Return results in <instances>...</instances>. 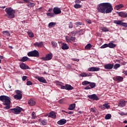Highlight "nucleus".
I'll return each mask as SVG.
<instances>
[{
	"label": "nucleus",
	"instance_id": "69168bd1",
	"mask_svg": "<svg viewBox=\"0 0 127 127\" xmlns=\"http://www.w3.org/2000/svg\"><path fill=\"white\" fill-rule=\"evenodd\" d=\"M0 59H3V56H1L0 55Z\"/></svg>",
	"mask_w": 127,
	"mask_h": 127
},
{
	"label": "nucleus",
	"instance_id": "bf43d9fd",
	"mask_svg": "<svg viewBox=\"0 0 127 127\" xmlns=\"http://www.w3.org/2000/svg\"><path fill=\"white\" fill-rule=\"evenodd\" d=\"M73 61H76V62H79V59H73Z\"/></svg>",
	"mask_w": 127,
	"mask_h": 127
},
{
	"label": "nucleus",
	"instance_id": "5fc2aeb1",
	"mask_svg": "<svg viewBox=\"0 0 127 127\" xmlns=\"http://www.w3.org/2000/svg\"><path fill=\"white\" fill-rule=\"evenodd\" d=\"M99 108H100V109H102V110H105V106H104V105H103V106H101L99 107Z\"/></svg>",
	"mask_w": 127,
	"mask_h": 127
},
{
	"label": "nucleus",
	"instance_id": "7c9ffc66",
	"mask_svg": "<svg viewBox=\"0 0 127 127\" xmlns=\"http://www.w3.org/2000/svg\"><path fill=\"white\" fill-rule=\"evenodd\" d=\"M89 86L91 87V89H93L96 87V83L95 82H90Z\"/></svg>",
	"mask_w": 127,
	"mask_h": 127
},
{
	"label": "nucleus",
	"instance_id": "9b49d317",
	"mask_svg": "<svg viewBox=\"0 0 127 127\" xmlns=\"http://www.w3.org/2000/svg\"><path fill=\"white\" fill-rule=\"evenodd\" d=\"M88 71L89 72H97L100 71V68L97 67H91L88 68Z\"/></svg>",
	"mask_w": 127,
	"mask_h": 127
},
{
	"label": "nucleus",
	"instance_id": "1a4fd4ad",
	"mask_svg": "<svg viewBox=\"0 0 127 127\" xmlns=\"http://www.w3.org/2000/svg\"><path fill=\"white\" fill-rule=\"evenodd\" d=\"M65 40L66 42H68V43H69L70 42H75V40H76V38L75 37L72 36H66L65 37Z\"/></svg>",
	"mask_w": 127,
	"mask_h": 127
},
{
	"label": "nucleus",
	"instance_id": "b1692460",
	"mask_svg": "<svg viewBox=\"0 0 127 127\" xmlns=\"http://www.w3.org/2000/svg\"><path fill=\"white\" fill-rule=\"evenodd\" d=\"M56 24H57L56 22H50L48 24V27L49 28H52V27H54V26H55Z\"/></svg>",
	"mask_w": 127,
	"mask_h": 127
},
{
	"label": "nucleus",
	"instance_id": "603ef678",
	"mask_svg": "<svg viewBox=\"0 0 127 127\" xmlns=\"http://www.w3.org/2000/svg\"><path fill=\"white\" fill-rule=\"evenodd\" d=\"M76 25H77V26L78 25H82V22H77L76 23H75Z\"/></svg>",
	"mask_w": 127,
	"mask_h": 127
},
{
	"label": "nucleus",
	"instance_id": "13d9d810",
	"mask_svg": "<svg viewBox=\"0 0 127 127\" xmlns=\"http://www.w3.org/2000/svg\"><path fill=\"white\" fill-rule=\"evenodd\" d=\"M65 113L69 114V115H72V114H73V112H72V111H69V112H65Z\"/></svg>",
	"mask_w": 127,
	"mask_h": 127
},
{
	"label": "nucleus",
	"instance_id": "a211bd4d",
	"mask_svg": "<svg viewBox=\"0 0 127 127\" xmlns=\"http://www.w3.org/2000/svg\"><path fill=\"white\" fill-rule=\"evenodd\" d=\"M48 118H52V119H56V114L55 113V112H54V111H51L49 113Z\"/></svg>",
	"mask_w": 127,
	"mask_h": 127
},
{
	"label": "nucleus",
	"instance_id": "0e129e2a",
	"mask_svg": "<svg viewBox=\"0 0 127 127\" xmlns=\"http://www.w3.org/2000/svg\"><path fill=\"white\" fill-rule=\"evenodd\" d=\"M75 2H77V3H80L81 2V1H79V0H76Z\"/></svg>",
	"mask_w": 127,
	"mask_h": 127
},
{
	"label": "nucleus",
	"instance_id": "a18cd8bd",
	"mask_svg": "<svg viewBox=\"0 0 127 127\" xmlns=\"http://www.w3.org/2000/svg\"><path fill=\"white\" fill-rule=\"evenodd\" d=\"M34 115H35V113L33 112L32 113V119H33V120L36 119V116Z\"/></svg>",
	"mask_w": 127,
	"mask_h": 127
},
{
	"label": "nucleus",
	"instance_id": "6e6d98bb",
	"mask_svg": "<svg viewBox=\"0 0 127 127\" xmlns=\"http://www.w3.org/2000/svg\"><path fill=\"white\" fill-rule=\"evenodd\" d=\"M85 90H90L91 89V87H89V86H87L84 88Z\"/></svg>",
	"mask_w": 127,
	"mask_h": 127
},
{
	"label": "nucleus",
	"instance_id": "c03bdc74",
	"mask_svg": "<svg viewBox=\"0 0 127 127\" xmlns=\"http://www.w3.org/2000/svg\"><path fill=\"white\" fill-rule=\"evenodd\" d=\"M47 16H51V17H53V16H54V14L52 13H47Z\"/></svg>",
	"mask_w": 127,
	"mask_h": 127
},
{
	"label": "nucleus",
	"instance_id": "cd10ccee",
	"mask_svg": "<svg viewBox=\"0 0 127 127\" xmlns=\"http://www.w3.org/2000/svg\"><path fill=\"white\" fill-rule=\"evenodd\" d=\"M116 46H117V45L114 44L113 43H109L108 44V47H109V48H115V47H116Z\"/></svg>",
	"mask_w": 127,
	"mask_h": 127
},
{
	"label": "nucleus",
	"instance_id": "a19ab883",
	"mask_svg": "<svg viewBox=\"0 0 127 127\" xmlns=\"http://www.w3.org/2000/svg\"><path fill=\"white\" fill-rule=\"evenodd\" d=\"M41 124L42 125H43V126H45L46 125H47V121H46V120H44L42 121L41 122Z\"/></svg>",
	"mask_w": 127,
	"mask_h": 127
},
{
	"label": "nucleus",
	"instance_id": "473e14b6",
	"mask_svg": "<svg viewBox=\"0 0 127 127\" xmlns=\"http://www.w3.org/2000/svg\"><path fill=\"white\" fill-rule=\"evenodd\" d=\"M90 82L85 80L82 82V85H83V86H87V85H90Z\"/></svg>",
	"mask_w": 127,
	"mask_h": 127
},
{
	"label": "nucleus",
	"instance_id": "9d476101",
	"mask_svg": "<svg viewBox=\"0 0 127 127\" xmlns=\"http://www.w3.org/2000/svg\"><path fill=\"white\" fill-rule=\"evenodd\" d=\"M89 99H91V100H93L94 101H99L100 99L98 96L96 94H92L88 96Z\"/></svg>",
	"mask_w": 127,
	"mask_h": 127
},
{
	"label": "nucleus",
	"instance_id": "4468645a",
	"mask_svg": "<svg viewBox=\"0 0 127 127\" xmlns=\"http://www.w3.org/2000/svg\"><path fill=\"white\" fill-rule=\"evenodd\" d=\"M20 67L21 69H23V70L30 69L29 66H28V65H27L26 64H25L24 63H22V64H20Z\"/></svg>",
	"mask_w": 127,
	"mask_h": 127
},
{
	"label": "nucleus",
	"instance_id": "338daca9",
	"mask_svg": "<svg viewBox=\"0 0 127 127\" xmlns=\"http://www.w3.org/2000/svg\"><path fill=\"white\" fill-rule=\"evenodd\" d=\"M60 104H62V100L59 101Z\"/></svg>",
	"mask_w": 127,
	"mask_h": 127
},
{
	"label": "nucleus",
	"instance_id": "864d4df0",
	"mask_svg": "<svg viewBox=\"0 0 127 127\" xmlns=\"http://www.w3.org/2000/svg\"><path fill=\"white\" fill-rule=\"evenodd\" d=\"M26 78H27V76H23L22 77V79L23 81H25V80H26Z\"/></svg>",
	"mask_w": 127,
	"mask_h": 127
},
{
	"label": "nucleus",
	"instance_id": "e433bc0d",
	"mask_svg": "<svg viewBox=\"0 0 127 127\" xmlns=\"http://www.w3.org/2000/svg\"><path fill=\"white\" fill-rule=\"evenodd\" d=\"M51 43H52V45H53V47L54 48H56V47L57 46V43H56V42L52 41Z\"/></svg>",
	"mask_w": 127,
	"mask_h": 127
},
{
	"label": "nucleus",
	"instance_id": "a878e982",
	"mask_svg": "<svg viewBox=\"0 0 127 127\" xmlns=\"http://www.w3.org/2000/svg\"><path fill=\"white\" fill-rule=\"evenodd\" d=\"M29 58L27 57H23L22 58V59L20 60L21 62H26L27 60H28Z\"/></svg>",
	"mask_w": 127,
	"mask_h": 127
},
{
	"label": "nucleus",
	"instance_id": "dca6fc26",
	"mask_svg": "<svg viewBox=\"0 0 127 127\" xmlns=\"http://www.w3.org/2000/svg\"><path fill=\"white\" fill-rule=\"evenodd\" d=\"M126 104H127V101L125 100H121L119 102L118 106L121 108H123V107H125V106H126Z\"/></svg>",
	"mask_w": 127,
	"mask_h": 127
},
{
	"label": "nucleus",
	"instance_id": "3c124183",
	"mask_svg": "<svg viewBox=\"0 0 127 127\" xmlns=\"http://www.w3.org/2000/svg\"><path fill=\"white\" fill-rule=\"evenodd\" d=\"M69 24L70 25L68 26L69 28H73V23L71 22H69Z\"/></svg>",
	"mask_w": 127,
	"mask_h": 127
},
{
	"label": "nucleus",
	"instance_id": "2eb2a0df",
	"mask_svg": "<svg viewBox=\"0 0 127 127\" xmlns=\"http://www.w3.org/2000/svg\"><path fill=\"white\" fill-rule=\"evenodd\" d=\"M117 13H118L119 16L121 17H127V13L124 12H117Z\"/></svg>",
	"mask_w": 127,
	"mask_h": 127
},
{
	"label": "nucleus",
	"instance_id": "6e6552de",
	"mask_svg": "<svg viewBox=\"0 0 127 127\" xmlns=\"http://www.w3.org/2000/svg\"><path fill=\"white\" fill-rule=\"evenodd\" d=\"M52 54H48L46 55L45 57H42L41 58V60H43V61H48L49 60H51L52 59Z\"/></svg>",
	"mask_w": 127,
	"mask_h": 127
},
{
	"label": "nucleus",
	"instance_id": "423d86ee",
	"mask_svg": "<svg viewBox=\"0 0 127 127\" xmlns=\"http://www.w3.org/2000/svg\"><path fill=\"white\" fill-rule=\"evenodd\" d=\"M10 111L14 114L15 115H18L22 111V108L20 107H17L16 108H13L10 109Z\"/></svg>",
	"mask_w": 127,
	"mask_h": 127
},
{
	"label": "nucleus",
	"instance_id": "aec40b11",
	"mask_svg": "<svg viewBox=\"0 0 127 127\" xmlns=\"http://www.w3.org/2000/svg\"><path fill=\"white\" fill-rule=\"evenodd\" d=\"M36 78L41 83H46V79L43 77H38Z\"/></svg>",
	"mask_w": 127,
	"mask_h": 127
},
{
	"label": "nucleus",
	"instance_id": "39448f33",
	"mask_svg": "<svg viewBox=\"0 0 127 127\" xmlns=\"http://www.w3.org/2000/svg\"><path fill=\"white\" fill-rule=\"evenodd\" d=\"M27 55L29 57H39V52L37 50H34L28 52Z\"/></svg>",
	"mask_w": 127,
	"mask_h": 127
},
{
	"label": "nucleus",
	"instance_id": "f257e3e1",
	"mask_svg": "<svg viewBox=\"0 0 127 127\" xmlns=\"http://www.w3.org/2000/svg\"><path fill=\"white\" fill-rule=\"evenodd\" d=\"M97 10L101 13H111L113 11V6L110 3H102L97 7Z\"/></svg>",
	"mask_w": 127,
	"mask_h": 127
},
{
	"label": "nucleus",
	"instance_id": "f704fd0d",
	"mask_svg": "<svg viewBox=\"0 0 127 127\" xmlns=\"http://www.w3.org/2000/svg\"><path fill=\"white\" fill-rule=\"evenodd\" d=\"M114 69H115V70H117V69H118V68H120V67H121V64H116L114 66H113Z\"/></svg>",
	"mask_w": 127,
	"mask_h": 127
},
{
	"label": "nucleus",
	"instance_id": "4be33fe9",
	"mask_svg": "<svg viewBox=\"0 0 127 127\" xmlns=\"http://www.w3.org/2000/svg\"><path fill=\"white\" fill-rule=\"evenodd\" d=\"M75 107H76V104L73 103L69 105V108H68V110H69V111H73V110H74V109H75Z\"/></svg>",
	"mask_w": 127,
	"mask_h": 127
},
{
	"label": "nucleus",
	"instance_id": "f8f14e48",
	"mask_svg": "<svg viewBox=\"0 0 127 127\" xmlns=\"http://www.w3.org/2000/svg\"><path fill=\"white\" fill-rule=\"evenodd\" d=\"M53 12L55 14H60V13H61V9L58 7H54L53 9Z\"/></svg>",
	"mask_w": 127,
	"mask_h": 127
},
{
	"label": "nucleus",
	"instance_id": "e2e57ef3",
	"mask_svg": "<svg viewBox=\"0 0 127 127\" xmlns=\"http://www.w3.org/2000/svg\"><path fill=\"white\" fill-rule=\"evenodd\" d=\"M25 2H27L28 3L29 2V0H23Z\"/></svg>",
	"mask_w": 127,
	"mask_h": 127
},
{
	"label": "nucleus",
	"instance_id": "ea45409f",
	"mask_svg": "<svg viewBox=\"0 0 127 127\" xmlns=\"http://www.w3.org/2000/svg\"><path fill=\"white\" fill-rule=\"evenodd\" d=\"M107 47H109V44H105L104 45H102L100 48H102V49H104V48H107Z\"/></svg>",
	"mask_w": 127,
	"mask_h": 127
},
{
	"label": "nucleus",
	"instance_id": "680f3d73",
	"mask_svg": "<svg viewBox=\"0 0 127 127\" xmlns=\"http://www.w3.org/2000/svg\"><path fill=\"white\" fill-rule=\"evenodd\" d=\"M123 73L124 74H125V75H127V70H126V71H124L123 72Z\"/></svg>",
	"mask_w": 127,
	"mask_h": 127
},
{
	"label": "nucleus",
	"instance_id": "7ed1b4c3",
	"mask_svg": "<svg viewBox=\"0 0 127 127\" xmlns=\"http://www.w3.org/2000/svg\"><path fill=\"white\" fill-rule=\"evenodd\" d=\"M5 12H6L8 15V18H14L15 15V11L12 9L11 7L6 8L5 10Z\"/></svg>",
	"mask_w": 127,
	"mask_h": 127
},
{
	"label": "nucleus",
	"instance_id": "052dcab7",
	"mask_svg": "<svg viewBox=\"0 0 127 127\" xmlns=\"http://www.w3.org/2000/svg\"><path fill=\"white\" fill-rule=\"evenodd\" d=\"M87 22L89 23V24H91V23H92V21H91V20H88Z\"/></svg>",
	"mask_w": 127,
	"mask_h": 127
},
{
	"label": "nucleus",
	"instance_id": "c85d7f7f",
	"mask_svg": "<svg viewBox=\"0 0 127 127\" xmlns=\"http://www.w3.org/2000/svg\"><path fill=\"white\" fill-rule=\"evenodd\" d=\"M29 105L30 106H34L35 105V101L32 99H31L28 102Z\"/></svg>",
	"mask_w": 127,
	"mask_h": 127
},
{
	"label": "nucleus",
	"instance_id": "c756f323",
	"mask_svg": "<svg viewBox=\"0 0 127 127\" xmlns=\"http://www.w3.org/2000/svg\"><path fill=\"white\" fill-rule=\"evenodd\" d=\"M36 3H32V2H29L27 3V6H28L29 7H33V6H35L36 5Z\"/></svg>",
	"mask_w": 127,
	"mask_h": 127
},
{
	"label": "nucleus",
	"instance_id": "8fccbe9b",
	"mask_svg": "<svg viewBox=\"0 0 127 127\" xmlns=\"http://www.w3.org/2000/svg\"><path fill=\"white\" fill-rule=\"evenodd\" d=\"M71 34H72V35L75 36V34H76V32H75V31H72V32H71L69 34V35H70V36H71Z\"/></svg>",
	"mask_w": 127,
	"mask_h": 127
},
{
	"label": "nucleus",
	"instance_id": "c9c22d12",
	"mask_svg": "<svg viewBox=\"0 0 127 127\" xmlns=\"http://www.w3.org/2000/svg\"><path fill=\"white\" fill-rule=\"evenodd\" d=\"M111 118H112V115L110 114H108L106 115L105 119V120H110Z\"/></svg>",
	"mask_w": 127,
	"mask_h": 127
},
{
	"label": "nucleus",
	"instance_id": "5701e85b",
	"mask_svg": "<svg viewBox=\"0 0 127 127\" xmlns=\"http://www.w3.org/2000/svg\"><path fill=\"white\" fill-rule=\"evenodd\" d=\"M62 49L63 50H67V49H69V46L66 44L63 43L62 44Z\"/></svg>",
	"mask_w": 127,
	"mask_h": 127
},
{
	"label": "nucleus",
	"instance_id": "79ce46f5",
	"mask_svg": "<svg viewBox=\"0 0 127 127\" xmlns=\"http://www.w3.org/2000/svg\"><path fill=\"white\" fill-rule=\"evenodd\" d=\"M102 31H103L104 32H107L109 31L108 29L107 28V27H103L102 28Z\"/></svg>",
	"mask_w": 127,
	"mask_h": 127
},
{
	"label": "nucleus",
	"instance_id": "f03ea898",
	"mask_svg": "<svg viewBox=\"0 0 127 127\" xmlns=\"http://www.w3.org/2000/svg\"><path fill=\"white\" fill-rule=\"evenodd\" d=\"M11 99L10 97L7 96L1 95L0 96V101L2 102L4 106H6V107H4V110H8V109H10V104L11 103Z\"/></svg>",
	"mask_w": 127,
	"mask_h": 127
},
{
	"label": "nucleus",
	"instance_id": "4c0bfd02",
	"mask_svg": "<svg viewBox=\"0 0 127 127\" xmlns=\"http://www.w3.org/2000/svg\"><path fill=\"white\" fill-rule=\"evenodd\" d=\"M91 48H92V45L91 44H87L85 47V49H91Z\"/></svg>",
	"mask_w": 127,
	"mask_h": 127
},
{
	"label": "nucleus",
	"instance_id": "09e8293b",
	"mask_svg": "<svg viewBox=\"0 0 127 127\" xmlns=\"http://www.w3.org/2000/svg\"><path fill=\"white\" fill-rule=\"evenodd\" d=\"M90 112H92V113H95V112H96V108H91L90 109Z\"/></svg>",
	"mask_w": 127,
	"mask_h": 127
},
{
	"label": "nucleus",
	"instance_id": "0eeeda50",
	"mask_svg": "<svg viewBox=\"0 0 127 127\" xmlns=\"http://www.w3.org/2000/svg\"><path fill=\"white\" fill-rule=\"evenodd\" d=\"M114 23L118 24V25H121V26H123L124 27H127V23L123 22L122 20H114Z\"/></svg>",
	"mask_w": 127,
	"mask_h": 127
},
{
	"label": "nucleus",
	"instance_id": "49530a36",
	"mask_svg": "<svg viewBox=\"0 0 127 127\" xmlns=\"http://www.w3.org/2000/svg\"><path fill=\"white\" fill-rule=\"evenodd\" d=\"M80 76L81 77H87L88 75H87V73L83 72L80 74Z\"/></svg>",
	"mask_w": 127,
	"mask_h": 127
},
{
	"label": "nucleus",
	"instance_id": "412c9836",
	"mask_svg": "<svg viewBox=\"0 0 127 127\" xmlns=\"http://www.w3.org/2000/svg\"><path fill=\"white\" fill-rule=\"evenodd\" d=\"M66 122H67V121H66V120L62 119V120H60L59 121H58L57 124H58V125H65V123H66Z\"/></svg>",
	"mask_w": 127,
	"mask_h": 127
},
{
	"label": "nucleus",
	"instance_id": "774afa93",
	"mask_svg": "<svg viewBox=\"0 0 127 127\" xmlns=\"http://www.w3.org/2000/svg\"><path fill=\"white\" fill-rule=\"evenodd\" d=\"M124 124H127V121H125L124 122Z\"/></svg>",
	"mask_w": 127,
	"mask_h": 127
},
{
	"label": "nucleus",
	"instance_id": "72a5a7b5",
	"mask_svg": "<svg viewBox=\"0 0 127 127\" xmlns=\"http://www.w3.org/2000/svg\"><path fill=\"white\" fill-rule=\"evenodd\" d=\"M28 34L29 37H30L31 38L34 37V34L32 32H28Z\"/></svg>",
	"mask_w": 127,
	"mask_h": 127
},
{
	"label": "nucleus",
	"instance_id": "f3484780",
	"mask_svg": "<svg viewBox=\"0 0 127 127\" xmlns=\"http://www.w3.org/2000/svg\"><path fill=\"white\" fill-rule=\"evenodd\" d=\"M34 46L35 47H39V48H41L43 46V42H40V43L36 42L34 43Z\"/></svg>",
	"mask_w": 127,
	"mask_h": 127
},
{
	"label": "nucleus",
	"instance_id": "6ab92c4d",
	"mask_svg": "<svg viewBox=\"0 0 127 127\" xmlns=\"http://www.w3.org/2000/svg\"><path fill=\"white\" fill-rule=\"evenodd\" d=\"M114 81L116 82H122L124 80V77L120 76H117L115 79H114Z\"/></svg>",
	"mask_w": 127,
	"mask_h": 127
},
{
	"label": "nucleus",
	"instance_id": "393cba45",
	"mask_svg": "<svg viewBox=\"0 0 127 127\" xmlns=\"http://www.w3.org/2000/svg\"><path fill=\"white\" fill-rule=\"evenodd\" d=\"M74 88L70 84L65 85V90H73Z\"/></svg>",
	"mask_w": 127,
	"mask_h": 127
},
{
	"label": "nucleus",
	"instance_id": "ddd939ff",
	"mask_svg": "<svg viewBox=\"0 0 127 127\" xmlns=\"http://www.w3.org/2000/svg\"><path fill=\"white\" fill-rule=\"evenodd\" d=\"M105 69H107L108 70H111V69H113L114 67V64H106L104 66Z\"/></svg>",
	"mask_w": 127,
	"mask_h": 127
},
{
	"label": "nucleus",
	"instance_id": "de8ad7c7",
	"mask_svg": "<svg viewBox=\"0 0 127 127\" xmlns=\"http://www.w3.org/2000/svg\"><path fill=\"white\" fill-rule=\"evenodd\" d=\"M26 84L27 85V86H30L32 85V83L30 81H28L26 83Z\"/></svg>",
	"mask_w": 127,
	"mask_h": 127
},
{
	"label": "nucleus",
	"instance_id": "2f4dec72",
	"mask_svg": "<svg viewBox=\"0 0 127 127\" xmlns=\"http://www.w3.org/2000/svg\"><path fill=\"white\" fill-rule=\"evenodd\" d=\"M3 35L5 36H10V34L7 31H4L2 32Z\"/></svg>",
	"mask_w": 127,
	"mask_h": 127
},
{
	"label": "nucleus",
	"instance_id": "bb28decb",
	"mask_svg": "<svg viewBox=\"0 0 127 127\" xmlns=\"http://www.w3.org/2000/svg\"><path fill=\"white\" fill-rule=\"evenodd\" d=\"M122 7H124V5L123 4H120L115 6V9H116V10H119V9H121Z\"/></svg>",
	"mask_w": 127,
	"mask_h": 127
},
{
	"label": "nucleus",
	"instance_id": "37998d69",
	"mask_svg": "<svg viewBox=\"0 0 127 127\" xmlns=\"http://www.w3.org/2000/svg\"><path fill=\"white\" fill-rule=\"evenodd\" d=\"M103 107H104V108H106V109H110V105H109V104H103Z\"/></svg>",
	"mask_w": 127,
	"mask_h": 127
},
{
	"label": "nucleus",
	"instance_id": "58836bf2",
	"mask_svg": "<svg viewBox=\"0 0 127 127\" xmlns=\"http://www.w3.org/2000/svg\"><path fill=\"white\" fill-rule=\"evenodd\" d=\"M74 7L75 8H81V7H82V6H81V5L80 4H75L74 5Z\"/></svg>",
	"mask_w": 127,
	"mask_h": 127
},
{
	"label": "nucleus",
	"instance_id": "4d7b16f0",
	"mask_svg": "<svg viewBox=\"0 0 127 127\" xmlns=\"http://www.w3.org/2000/svg\"><path fill=\"white\" fill-rule=\"evenodd\" d=\"M61 89H64L65 90H66V85H62L61 86Z\"/></svg>",
	"mask_w": 127,
	"mask_h": 127
},
{
	"label": "nucleus",
	"instance_id": "20e7f679",
	"mask_svg": "<svg viewBox=\"0 0 127 127\" xmlns=\"http://www.w3.org/2000/svg\"><path fill=\"white\" fill-rule=\"evenodd\" d=\"M16 94L14 95L13 98L15 100H18L20 101L22 99V91L20 90H15V91Z\"/></svg>",
	"mask_w": 127,
	"mask_h": 127
}]
</instances>
